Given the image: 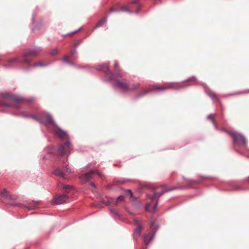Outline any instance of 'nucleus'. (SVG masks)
<instances>
[{
    "label": "nucleus",
    "mask_w": 249,
    "mask_h": 249,
    "mask_svg": "<svg viewBox=\"0 0 249 249\" xmlns=\"http://www.w3.org/2000/svg\"><path fill=\"white\" fill-rule=\"evenodd\" d=\"M41 50L39 47H34L30 49L23 53L21 58L14 57L12 59L5 60V63L2 66L7 69H13L17 67L18 63H24L29 65L32 61L33 57H35L41 52Z\"/></svg>",
    "instance_id": "1"
},
{
    "label": "nucleus",
    "mask_w": 249,
    "mask_h": 249,
    "mask_svg": "<svg viewBox=\"0 0 249 249\" xmlns=\"http://www.w3.org/2000/svg\"><path fill=\"white\" fill-rule=\"evenodd\" d=\"M20 115L24 118H31L37 121L40 123L42 124L43 123V119H45L48 123L50 124L51 125L55 127L54 132L57 135V136L60 139L66 138L69 139V136L67 132L62 130L58 125L56 124L54 121L53 120L52 116L49 113L46 112H42L40 114L39 117H38L34 115H30L28 112L26 111H22L20 113Z\"/></svg>",
    "instance_id": "2"
},
{
    "label": "nucleus",
    "mask_w": 249,
    "mask_h": 249,
    "mask_svg": "<svg viewBox=\"0 0 249 249\" xmlns=\"http://www.w3.org/2000/svg\"><path fill=\"white\" fill-rule=\"evenodd\" d=\"M97 70L100 71L106 72V77L104 80L106 81H114V86L124 92L130 91V83L125 79L120 80L116 79L115 75L109 71V64L106 63L100 65L97 67Z\"/></svg>",
    "instance_id": "3"
},
{
    "label": "nucleus",
    "mask_w": 249,
    "mask_h": 249,
    "mask_svg": "<svg viewBox=\"0 0 249 249\" xmlns=\"http://www.w3.org/2000/svg\"><path fill=\"white\" fill-rule=\"evenodd\" d=\"M34 98L25 99L18 95L10 93H1L0 94V106L12 107L15 108L19 107L18 103L33 102Z\"/></svg>",
    "instance_id": "4"
},
{
    "label": "nucleus",
    "mask_w": 249,
    "mask_h": 249,
    "mask_svg": "<svg viewBox=\"0 0 249 249\" xmlns=\"http://www.w3.org/2000/svg\"><path fill=\"white\" fill-rule=\"evenodd\" d=\"M183 83H170L169 86H160L157 85H152L151 86L149 89H145L142 92H141L138 95L136 96V98L138 99L140 97H143L146 95L147 94L153 91L157 90V91H162L166 89H168L170 88L175 89H179L182 87H183Z\"/></svg>",
    "instance_id": "5"
},
{
    "label": "nucleus",
    "mask_w": 249,
    "mask_h": 249,
    "mask_svg": "<svg viewBox=\"0 0 249 249\" xmlns=\"http://www.w3.org/2000/svg\"><path fill=\"white\" fill-rule=\"evenodd\" d=\"M231 136L234 145L246 147L247 145V141L245 136L239 133L228 131Z\"/></svg>",
    "instance_id": "6"
},
{
    "label": "nucleus",
    "mask_w": 249,
    "mask_h": 249,
    "mask_svg": "<svg viewBox=\"0 0 249 249\" xmlns=\"http://www.w3.org/2000/svg\"><path fill=\"white\" fill-rule=\"evenodd\" d=\"M93 174L97 175V176H98L99 177H102V174L97 170H91L89 172L86 173L81 177V178L82 179L85 180L86 181H88L91 178V177Z\"/></svg>",
    "instance_id": "7"
},
{
    "label": "nucleus",
    "mask_w": 249,
    "mask_h": 249,
    "mask_svg": "<svg viewBox=\"0 0 249 249\" xmlns=\"http://www.w3.org/2000/svg\"><path fill=\"white\" fill-rule=\"evenodd\" d=\"M69 196L65 194L56 196L54 199V204L55 205L61 204L68 199Z\"/></svg>",
    "instance_id": "8"
},
{
    "label": "nucleus",
    "mask_w": 249,
    "mask_h": 249,
    "mask_svg": "<svg viewBox=\"0 0 249 249\" xmlns=\"http://www.w3.org/2000/svg\"><path fill=\"white\" fill-rule=\"evenodd\" d=\"M177 188H176V187L168 188L167 189L163 190L161 192L155 193L152 196L149 195L148 198L149 199H150L152 201H153L154 200V199L156 197L159 198L160 196H161L162 195H163L164 193H165L167 192L170 191L174 190Z\"/></svg>",
    "instance_id": "9"
},
{
    "label": "nucleus",
    "mask_w": 249,
    "mask_h": 249,
    "mask_svg": "<svg viewBox=\"0 0 249 249\" xmlns=\"http://www.w3.org/2000/svg\"><path fill=\"white\" fill-rule=\"evenodd\" d=\"M156 231L152 232L151 234H146L144 236L143 241L146 247L148 246L150 242L154 238L155 235Z\"/></svg>",
    "instance_id": "10"
},
{
    "label": "nucleus",
    "mask_w": 249,
    "mask_h": 249,
    "mask_svg": "<svg viewBox=\"0 0 249 249\" xmlns=\"http://www.w3.org/2000/svg\"><path fill=\"white\" fill-rule=\"evenodd\" d=\"M53 174L58 177H60L63 178L64 179H68V178L65 175V174L62 172L60 169H56L53 172Z\"/></svg>",
    "instance_id": "11"
},
{
    "label": "nucleus",
    "mask_w": 249,
    "mask_h": 249,
    "mask_svg": "<svg viewBox=\"0 0 249 249\" xmlns=\"http://www.w3.org/2000/svg\"><path fill=\"white\" fill-rule=\"evenodd\" d=\"M142 227H137L134 231L133 238L134 240H137L141 234Z\"/></svg>",
    "instance_id": "12"
},
{
    "label": "nucleus",
    "mask_w": 249,
    "mask_h": 249,
    "mask_svg": "<svg viewBox=\"0 0 249 249\" xmlns=\"http://www.w3.org/2000/svg\"><path fill=\"white\" fill-rule=\"evenodd\" d=\"M206 93L213 100L217 101L218 99L216 94L209 89H205Z\"/></svg>",
    "instance_id": "13"
},
{
    "label": "nucleus",
    "mask_w": 249,
    "mask_h": 249,
    "mask_svg": "<svg viewBox=\"0 0 249 249\" xmlns=\"http://www.w3.org/2000/svg\"><path fill=\"white\" fill-rule=\"evenodd\" d=\"M114 70L115 72L116 73V77H122L123 76L122 74L119 71V66L118 63L117 61H115L114 65Z\"/></svg>",
    "instance_id": "14"
},
{
    "label": "nucleus",
    "mask_w": 249,
    "mask_h": 249,
    "mask_svg": "<svg viewBox=\"0 0 249 249\" xmlns=\"http://www.w3.org/2000/svg\"><path fill=\"white\" fill-rule=\"evenodd\" d=\"M207 119L212 121L213 124V126L214 127V128L215 129H217L218 126L215 122L214 119V115L213 114H210L208 116H207Z\"/></svg>",
    "instance_id": "15"
},
{
    "label": "nucleus",
    "mask_w": 249,
    "mask_h": 249,
    "mask_svg": "<svg viewBox=\"0 0 249 249\" xmlns=\"http://www.w3.org/2000/svg\"><path fill=\"white\" fill-rule=\"evenodd\" d=\"M139 0H133L131 1V4H137V10L135 12V13L137 14L139 12L140 10L141 9L142 7V5L140 4H138Z\"/></svg>",
    "instance_id": "16"
},
{
    "label": "nucleus",
    "mask_w": 249,
    "mask_h": 249,
    "mask_svg": "<svg viewBox=\"0 0 249 249\" xmlns=\"http://www.w3.org/2000/svg\"><path fill=\"white\" fill-rule=\"evenodd\" d=\"M58 185L60 187H62L63 189L65 190H70L73 188V186L72 185H64L62 183H59Z\"/></svg>",
    "instance_id": "17"
},
{
    "label": "nucleus",
    "mask_w": 249,
    "mask_h": 249,
    "mask_svg": "<svg viewBox=\"0 0 249 249\" xmlns=\"http://www.w3.org/2000/svg\"><path fill=\"white\" fill-rule=\"evenodd\" d=\"M140 87V84L138 83H134L130 85V91L137 89Z\"/></svg>",
    "instance_id": "18"
},
{
    "label": "nucleus",
    "mask_w": 249,
    "mask_h": 249,
    "mask_svg": "<svg viewBox=\"0 0 249 249\" xmlns=\"http://www.w3.org/2000/svg\"><path fill=\"white\" fill-rule=\"evenodd\" d=\"M107 18H104L99 20L98 22L96 24L95 27L98 28L101 26L104 23H105L107 21Z\"/></svg>",
    "instance_id": "19"
},
{
    "label": "nucleus",
    "mask_w": 249,
    "mask_h": 249,
    "mask_svg": "<svg viewBox=\"0 0 249 249\" xmlns=\"http://www.w3.org/2000/svg\"><path fill=\"white\" fill-rule=\"evenodd\" d=\"M115 11L120 12V11H125L129 13H131L132 11L128 9L127 7H122L120 9L116 10Z\"/></svg>",
    "instance_id": "20"
},
{
    "label": "nucleus",
    "mask_w": 249,
    "mask_h": 249,
    "mask_svg": "<svg viewBox=\"0 0 249 249\" xmlns=\"http://www.w3.org/2000/svg\"><path fill=\"white\" fill-rule=\"evenodd\" d=\"M48 65V64H45V63H43L42 62H38V63H35L34 64L31 65V67H39V66L44 67V66H46Z\"/></svg>",
    "instance_id": "21"
},
{
    "label": "nucleus",
    "mask_w": 249,
    "mask_h": 249,
    "mask_svg": "<svg viewBox=\"0 0 249 249\" xmlns=\"http://www.w3.org/2000/svg\"><path fill=\"white\" fill-rule=\"evenodd\" d=\"M62 60L64 62H65V63H67V64H69L70 65H73V63L72 62H71V61H70V60L69 59V57L67 56H66L62 58Z\"/></svg>",
    "instance_id": "22"
},
{
    "label": "nucleus",
    "mask_w": 249,
    "mask_h": 249,
    "mask_svg": "<svg viewBox=\"0 0 249 249\" xmlns=\"http://www.w3.org/2000/svg\"><path fill=\"white\" fill-rule=\"evenodd\" d=\"M1 196L5 198H8V195H7V191L5 189H3L1 192Z\"/></svg>",
    "instance_id": "23"
},
{
    "label": "nucleus",
    "mask_w": 249,
    "mask_h": 249,
    "mask_svg": "<svg viewBox=\"0 0 249 249\" xmlns=\"http://www.w3.org/2000/svg\"><path fill=\"white\" fill-rule=\"evenodd\" d=\"M107 200H102L101 202L106 205H109L111 203L112 199L109 197H107Z\"/></svg>",
    "instance_id": "24"
},
{
    "label": "nucleus",
    "mask_w": 249,
    "mask_h": 249,
    "mask_svg": "<svg viewBox=\"0 0 249 249\" xmlns=\"http://www.w3.org/2000/svg\"><path fill=\"white\" fill-rule=\"evenodd\" d=\"M58 150L62 155H63L65 154L64 147L63 145L61 144L59 145Z\"/></svg>",
    "instance_id": "25"
},
{
    "label": "nucleus",
    "mask_w": 249,
    "mask_h": 249,
    "mask_svg": "<svg viewBox=\"0 0 249 249\" xmlns=\"http://www.w3.org/2000/svg\"><path fill=\"white\" fill-rule=\"evenodd\" d=\"M124 192H125V196H130L131 198H133V194L131 190H130V189L125 190Z\"/></svg>",
    "instance_id": "26"
},
{
    "label": "nucleus",
    "mask_w": 249,
    "mask_h": 249,
    "mask_svg": "<svg viewBox=\"0 0 249 249\" xmlns=\"http://www.w3.org/2000/svg\"><path fill=\"white\" fill-rule=\"evenodd\" d=\"M127 180L126 179H125L124 178H122V179H121L120 180H119L118 181H115L114 182V184L115 185H118L119 184H122V183H124L125 182H126Z\"/></svg>",
    "instance_id": "27"
},
{
    "label": "nucleus",
    "mask_w": 249,
    "mask_h": 249,
    "mask_svg": "<svg viewBox=\"0 0 249 249\" xmlns=\"http://www.w3.org/2000/svg\"><path fill=\"white\" fill-rule=\"evenodd\" d=\"M77 54V51L76 49H72L70 53V55L71 57H74Z\"/></svg>",
    "instance_id": "28"
},
{
    "label": "nucleus",
    "mask_w": 249,
    "mask_h": 249,
    "mask_svg": "<svg viewBox=\"0 0 249 249\" xmlns=\"http://www.w3.org/2000/svg\"><path fill=\"white\" fill-rule=\"evenodd\" d=\"M133 223L135 225L138 226V227H142L141 223L139 221V220H138L137 219H133Z\"/></svg>",
    "instance_id": "29"
},
{
    "label": "nucleus",
    "mask_w": 249,
    "mask_h": 249,
    "mask_svg": "<svg viewBox=\"0 0 249 249\" xmlns=\"http://www.w3.org/2000/svg\"><path fill=\"white\" fill-rule=\"evenodd\" d=\"M124 196H119L117 198V200L115 202V205H116L117 203H118L119 202H121L122 201H123L124 199Z\"/></svg>",
    "instance_id": "30"
},
{
    "label": "nucleus",
    "mask_w": 249,
    "mask_h": 249,
    "mask_svg": "<svg viewBox=\"0 0 249 249\" xmlns=\"http://www.w3.org/2000/svg\"><path fill=\"white\" fill-rule=\"evenodd\" d=\"M110 212L113 215L119 217H120V214L116 211H115L114 209H110Z\"/></svg>",
    "instance_id": "31"
},
{
    "label": "nucleus",
    "mask_w": 249,
    "mask_h": 249,
    "mask_svg": "<svg viewBox=\"0 0 249 249\" xmlns=\"http://www.w3.org/2000/svg\"><path fill=\"white\" fill-rule=\"evenodd\" d=\"M7 199L10 200H16L17 199V196L14 195H8Z\"/></svg>",
    "instance_id": "32"
},
{
    "label": "nucleus",
    "mask_w": 249,
    "mask_h": 249,
    "mask_svg": "<svg viewBox=\"0 0 249 249\" xmlns=\"http://www.w3.org/2000/svg\"><path fill=\"white\" fill-rule=\"evenodd\" d=\"M58 52V49L57 48H55L53 49L51 52V55H55L57 54Z\"/></svg>",
    "instance_id": "33"
},
{
    "label": "nucleus",
    "mask_w": 249,
    "mask_h": 249,
    "mask_svg": "<svg viewBox=\"0 0 249 249\" xmlns=\"http://www.w3.org/2000/svg\"><path fill=\"white\" fill-rule=\"evenodd\" d=\"M81 42V40H77L74 42L73 46L76 48L77 47Z\"/></svg>",
    "instance_id": "34"
},
{
    "label": "nucleus",
    "mask_w": 249,
    "mask_h": 249,
    "mask_svg": "<svg viewBox=\"0 0 249 249\" xmlns=\"http://www.w3.org/2000/svg\"><path fill=\"white\" fill-rule=\"evenodd\" d=\"M65 170L68 174H70L71 172V169L69 167L68 165H66L65 166Z\"/></svg>",
    "instance_id": "35"
},
{
    "label": "nucleus",
    "mask_w": 249,
    "mask_h": 249,
    "mask_svg": "<svg viewBox=\"0 0 249 249\" xmlns=\"http://www.w3.org/2000/svg\"><path fill=\"white\" fill-rule=\"evenodd\" d=\"M196 80V78L195 77L193 76L192 77L189 78L187 80H185V81H195Z\"/></svg>",
    "instance_id": "36"
},
{
    "label": "nucleus",
    "mask_w": 249,
    "mask_h": 249,
    "mask_svg": "<svg viewBox=\"0 0 249 249\" xmlns=\"http://www.w3.org/2000/svg\"><path fill=\"white\" fill-rule=\"evenodd\" d=\"M64 144L66 146L69 148L71 145V142L69 140H68L67 142H66Z\"/></svg>",
    "instance_id": "37"
},
{
    "label": "nucleus",
    "mask_w": 249,
    "mask_h": 249,
    "mask_svg": "<svg viewBox=\"0 0 249 249\" xmlns=\"http://www.w3.org/2000/svg\"><path fill=\"white\" fill-rule=\"evenodd\" d=\"M82 28H80L79 29H78L77 30L73 32H72L71 33V35L72 36L73 35H75V34L77 33L79 31H80L81 30Z\"/></svg>",
    "instance_id": "38"
},
{
    "label": "nucleus",
    "mask_w": 249,
    "mask_h": 249,
    "mask_svg": "<svg viewBox=\"0 0 249 249\" xmlns=\"http://www.w3.org/2000/svg\"><path fill=\"white\" fill-rule=\"evenodd\" d=\"M185 180L186 182H187L188 183H192L193 182H197L196 181H192V180H189L188 179H185Z\"/></svg>",
    "instance_id": "39"
},
{
    "label": "nucleus",
    "mask_w": 249,
    "mask_h": 249,
    "mask_svg": "<svg viewBox=\"0 0 249 249\" xmlns=\"http://www.w3.org/2000/svg\"><path fill=\"white\" fill-rule=\"evenodd\" d=\"M150 207V204L148 203L145 206V210L146 211H149V208Z\"/></svg>",
    "instance_id": "40"
},
{
    "label": "nucleus",
    "mask_w": 249,
    "mask_h": 249,
    "mask_svg": "<svg viewBox=\"0 0 249 249\" xmlns=\"http://www.w3.org/2000/svg\"><path fill=\"white\" fill-rule=\"evenodd\" d=\"M154 222L152 220H150V226L151 228L154 229Z\"/></svg>",
    "instance_id": "41"
},
{
    "label": "nucleus",
    "mask_w": 249,
    "mask_h": 249,
    "mask_svg": "<svg viewBox=\"0 0 249 249\" xmlns=\"http://www.w3.org/2000/svg\"><path fill=\"white\" fill-rule=\"evenodd\" d=\"M158 201H157L156 203H155V204L153 206V211H155L156 210V208H157V207L158 206Z\"/></svg>",
    "instance_id": "42"
},
{
    "label": "nucleus",
    "mask_w": 249,
    "mask_h": 249,
    "mask_svg": "<svg viewBox=\"0 0 249 249\" xmlns=\"http://www.w3.org/2000/svg\"><path fill=\"white\" fill-rule=\"evenodd\" d=\"M11 205L14 206H18V207H19L22 205V204L20 203H14V204H12Z\"/></svg>",
    "instance_id": "43"
},
{
    "label": "nucleus",
    "mask_w": 249,
    "mask_h": 249,
    "mask_svg": "<svg viewBox=\"0 0 249 249\" xmlns=\"http://www.w3.org/2000/svg\"><path fill=\"white\" fill-rule=\"evenodd\" d=\"M53 148H50V149H48V152L50 154H53Z\"/></svg>",
    "instance_id": "44"
},
{
    "label": "nucleus",
    "mask_w": 249,
    "mask_h": 249,
    "mask_svg": "<svg viewBox=\"0 0 249 249\" xmlns=\"http://www.w3.org/2000/svg\"><path fill=\"white\" fill-rule=\"evenodd\" d=\"M240 189V187L239 186H238V185L237 186H235L233 190H238Z\"/></svg>",
    "instance_id": "45"
},
{
    "label": "nucleus",
    "mask_w": 249,
    "mask_h": 249,
    "mask_svg": "<svg viewBox=\"0 0 249 249\" xmlns=\"http://www.w3.org/2000/svg\"><path fill=\"white\" fill-rule=\"evenodd\" d=\"M90 185L92 187H94V188H95V184H94L93 182H91L90 183Z\"/></svg>",
    "instance_id": "46"
},
{
    "label": "nucleus",
    "mask_w": 249,
    "mask_h": 249,
    "mask_svg": "<svg viewBox=\"0 0 249 249\" xmlns=\"http://www.w3.org/2000/svg\"><path fill=\"white\" fill-rule=\"evenodd\" d=\"M32 19V21L34 22V21L35 20V15L34 14L33 16Z\"/></svg>",
    "instance_id": "47"
},
{
    "label": "nucleus",
    "mask_w": 249,
    "mask_h": 249,
    "mask_svg": "<svg viewBox=\"0 0 249 249\" xmlns=\"http://www.w3.org/2000/svg\"><path fill=\"white\" fill-rule=\"evenodd\" d=\"M110 11H111V12H112L115 11V10H114V9H113V8H111V9H110Z\"/></svg>",
    "instance_id": "48"
},
{
    "label": "nucleus",
    "mask_w": 249,
    "mask_h": 249,
    "mask_svg": "<svg viewBox=\"0 0 249 249\" xmlns=\"http://www.w3.org/2000/svg\"><path fill=\"white\" fill-rule=\"evenodd\" d=\"M90 166V164L89 163V164H88V165H87V167H89Z\"/></svg>",
    "instance_id": "49"
},
{
    "label": "nucleus",
    "mask_w": 249,
    "mask_h": 249,
    "mask_svg": "<svg viewBox=\"0 0 249 249\" xmlns=\"http://www.w3.org/2000/svg\"><path fill=\"white\" fill-rule=\"evenodd\" d=\"M204 178H209V177H204Z\"/></svg>",
    "instance_id": "50"
}]
</instances>
